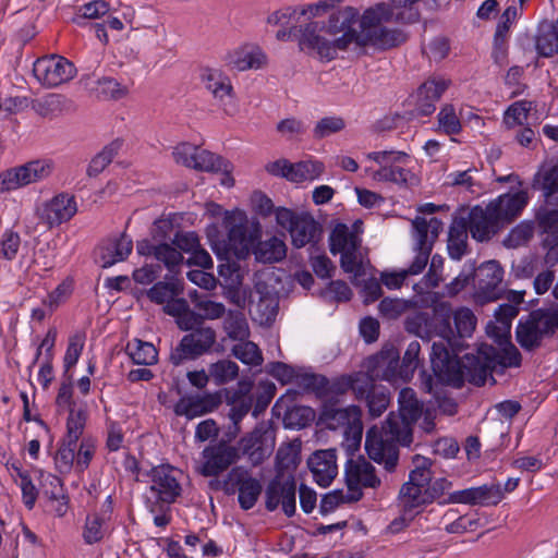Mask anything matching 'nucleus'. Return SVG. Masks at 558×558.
Masks as SVG:
<instances>
[{
    "instance_id": "a18cd8bd",
    "label": "nucleus",
    "mask_w": 558,
    "mask_h": 558,
    "mask_svg": "<svg viewBox=\"0 0 558 558\" xmlns=\"http://www.w3.org/2000/svg\"><path fill=\"white\" fill-rule=\"evenodd\" d=\"M122 147V141L114 140L110 144L104 147L89 162L87 168V174L89 177H96L112 161L114 156Z\"/></svg>"
},
{
    "instance_id": "79ce46f5",
    "label": "nucleus",
    "mask_w": 558,
    "mask_h": 558,
    "mask_svg": "<svg viewBox=\"0 0 558 558\" xmlns=\"http://www.w3.org/2000/svg\"><path fill=\"white\" fill-rule=\"evenodd\" d=\"M219 402V398L214 395L191 397L183 405V411L177 410V413L184 414L190 418L201 416L214 411Z\"/></svg>"
},
{
    "instance_id": "69168bd1",
    "label": "nucleus",
    "mask_w": 558,
    "mask_h": 558,
    "mask_svg": "<svg viewBox=\"0 0 558 558\" xmlns=\"http://www.w3.org/2000/svg\"><path fill=\"white\" fill-rule=\"evenodd\" d=\"M61 102L60 95L49 94L32 100V109L40 117H49L60 109Z\"/></svg>"
},
{
    "instance_id": "9d476101",
    "label": "nucleus",
    "mask_w": 558,
    "mask_h": 558,
    "mask_svg": "<svg viewBox=\"0 0 558 558\" xmlns=\"http://www.w3.org/2000/svg\"><path fill=\"white\" fill-rule=\"evenodd\" d=\"M398 361L388 360L381 355L371 356L367 360V372H357L351 375V390L357 400H365L378 386L376 380L391 381L396 377Z\"/></svg>"
},
{
    "instance_id": "7ed1b4c3",
    "label": "nucleus",
    "mask_w": 558,
    "mask_h": 558,
    "mask_svg": "<svg viewBox=\"0 0 558 558\" xmlns=\"http://www.w3.org/2000/svg\"><path fill=\"white\" fill-rule=\"evenodd\" d=\"M359 11L344 7L329 16L328 25L311 22L304 26L300 37L301 50L317 53L328 61L337 57L339 50H345L352 43L360 46V31L354 25L360 23Z\"/></svg>"
},
{
    "instance_id": "f03ea898",
    "label": "nucleus",
    "mask_w": 558,
    "mask_h": 558,
    "mask_svg": "<svg viewBox=\"0 0 558 558\" xmlns=\"http://www.w3.org/2000/svg\"><path fill=\"white\" fill-rule=\"evenodd\" d=\"M399 412L389 413L381 427L373 426L366 433L365 449L375 462L383 463L389 472L399 460L398 445L410 446L412 425L423 414V403L412 388L399 392Z\"/></svg>"
},
{
    "instance_id": "ea45409f",
    "label": "nucleus",
    "mask_w": 558,
    "mask_h": 558,
    "mask_svg": "<svg viewBox=\"0 0 558 558\" xmlns=\"http://www.w3.org/2000/svg\"><path fill=\"white\" fill-rule=\"evenodd\" d=\"M125 351L134 364L153 365L158 361L157 349L150 342L133 339L128 342Z\"/></svg>"
},
{
    "instance_id": "a19ab883",
    "label": "nucleus",
    "mask_w": 558,
    "mask_h": 558,
    "mask_svg": "<svg viewBox=\"0 0 558 558\" xmlns=\"http://www.w3.org/2000/svg\"><path fill=\"white\" fill-rule=\"evenodd\" d=\"M203 82L206 88L214 95L215 98L223 99L232 93V85L226 75L219 70L205 69L202 74Z\"/></svg>"
},
{
    "instance_id": "e2e57ef3",
    "label": "nucleus",
    "mask_w": 558,
    "mask_h": 558,
    "mask_svg": "<svg viewBox=\"0 0 558 558\" xmlns=\"http://www.w3.org/2000/svg\"><path fill=\"white\" fill-rule=\"evenodd\" d=\"M56 404L59 410H68L69 415L71 414V411H84L83 409H76L73 402L72 375L64 376V379L60 384Z\"/></svg>"
},
{
    "instance_id": "864d4df0",
    "label": "nucleus",
    "mask_w": 558,
    "mask_h": 558,
    "mask_svg": "<svg viewBox=\"0 0 558 558\" xmlns=\"http://www.w3.org/2000/svg\"><path fill=\"white\" fill-rule=\"evenodd\" d=\"M177 232H179V226L174 225V219L171 217H162L154 222L150 231L151 239L147 241L150 243H172V239Z\"/></svg>"
},
{
    "instance_id": "a878e982",
    "label": "nucleus",
    "mask_w": 558,
    "mask_h": 558,
    "mask_svg": "<svg viewBox=\"0 0 558 558\" xmlns=\"http://www.w3.org/2000/svg\"><path fill=\"white\" fill-rule=\"evenodd\" d=\"M537 222L543 236V247L546 250L545 263L555 266L558 264V210L538 213Z\"/></svg>"
},
{
    "instance_id": "8fccbe9b",
    "label": "nucleus",
    "mask_w": 558,
    "mask_h": 558,
    "mask_svg": "<svg viewBox=\"0 0 558 558\" xmlns=\"http://www.w3.org/2000/svg\"><path fill=\"white\" fill-rule=\"evenodd\" d=\"M534 231V223L532 221L524 220L510 230L504 241V244L510 248L523 246L533 238Z\"/></svg>"
},
{
    "instance_id": "052dcab7",
    "label": "nucleus",
    "mask_w": 558,
    "mask_h": 558,
    "mask_svg": "<svg viewBox=\"0 0 558 558\" xmlns=\"http://www.w3.org/2000/svg\"><path fill=\"white\" fill-rule=\"evenodd\" d=\"M414 469L410 472L407 483L417 484L421 487H427L432 481L430 461L427 458L416 456L414 458Z\"/></svg>"
},
{
    "instance_id": "6e6552de",
    "label": "nucleus",
    "mask_w": 558,
    "mask_h": 558,
    "mask_svg": "<svg viewBox=\"0 0 558 558\" xmlns=\"http://www.w3.org/2000/svg\"><path fill=\"white\" fill-rule=\"evenodd\" d=\"M276 221L289 231L292 245L296 248L314 245L320 240L322 227L308 213H294L280 207L276 209Z\"/></svg>"
},
{
    "instance_id": "f3484780",
    "label": "nucleus",
    "mask_w": 558,
    "mask_h": 558,
    "mask_svg": "<svg viewBox=\"0 0 558 558\" xmlns=\"http://www.w3.org/2000/svg\"><path fill=\"white\" fill-rule=\"evenodd\" d=\"M295 493L296 484L294 477L279 471L266 487V509L275 511L281 505L284 514L292 517L296 509Z\"/></svg>"
},
{
    "instance_id": "7c9ffc66",
    "label": "nucleus",
    "mask_w": 558,
    "mask_h": 558,
    "mask_svg": "<svg viewBox=\"0 0 558 558\" xmlns=\"http://www.w3.org/2000/svg\"><path fill=\"white\" fill-rule=\"evenodd\" d=\"M133 242L125 234H121L114 239H108L98 248L101 267L108 268L117 263L123 262L131 254Z\"/></svg>"
},
{
    "instance_id": "6ab92c4d",
    "label": "nucleus",
    "mask_w": 558,
    "mask_h": 558,
    "mask_svg": "<svg viewBox=\"0 0 558 558\" xmlns=\"http://www.w3.org/2000/svg\"><path fill=\"white\" fill-rule=\"evenodd\" d=\"M345 483L352 500L362 497V488H377L380 478L374 465L363 457L350 458L345 465Z\"/></svg>"
},
{
    "instance_id": "0eeeda50",
    "label": "nucleus",
    "mask_w": 558,
    "mask_h": 558,
    "mask_svg": "<svg viewBox=\"0 0 558 558\" xmlns=\"http://www.w3.org/2000/svg\"><path fill=\"white\" fill-rule=\"evenodd\" d=\"M558 330V304L530 312L520 318L515 328V339L522 349L533 351L542 345L545 337Z\"/></svg>"
},
{
    "instance_id": "c03bdc74",
    "label": "nucleus",
    "mask_w": 558,
    "mask_h": 558,
    "mask_svg": "<svg viewBox=\"0 0 558 558\" xmlns=\"http://www.w3.org/2000/svg\"><path fill=\"white\" fill-rule=\"evenodd\" d=\"M183 289L180 281H159L155 283L148 291V299L156 304H167L170 300L179 296Z\"/></svg>"
},
{
    "instance_id": "bb28decb",
    "label": "nucleus",
    "mask_w": 558,
    "mask_h": 558,
    "mask_svg": "<svg viewBox=\"0 0 558 558\" xmlns=\"http://www.w3.org/2000/svg\"><path fill=\"white\" fill-rule=\"evenodd\" d=\"M137 253L144 256H151L162 263L171 274H177L183 264L184 257L171 242L150 243L142 241L137 243Z\"/></svg>"
},
{
    "instance_id": "2f4dec72",
    "label": "nucleus",
    "mask_w": 558,
    "mask_h": 558,
    "mask_svg": "<svg viewBox=\"0 0 558 558\" xmlns=\"http://www.w3.org/2000/svg\"><path fill=\"white\" fill-rule=\"evenodd\" d=\"M361 418V410L356 405L347 408L325 407L320 420L329 429H349Z\"/></svg>"
},
{
    "instance_id": "0e129e2a",
    "label": "nucleus",
    "mask_w": 558,
    "mask_h": 558,
    "mask_svg": "<svg viewBox=\"0 0 558 558\" xmlns=\"http://www.w3.org/2000/svg\"><path fill=\"white\" fill-rule=\"evenodd\" d=\"M96 452V445L93 438L83 437L75 452V466L78 471H84L88 468L94 454Z\"/></svg>"
},
{
    "instance_id": "338daca9",
    "label": "nucleus",
    "mask_w": 558,
    "mask_h": 558,
    "mask_svg": "<svg viewBox=\"0 0 558 558\" xmlns=\"http://www.w3.org/2000/svg\"><path fill=\"white\" fill-rule=\"evenodd\" d=\"M439 128L448 135L458 134L461 123L451 105H446L438 113Z\"/></svg>"
},
{
    "instance_id": "680f3d73",
    "label": "nucleus",
    "mask_w": 558,
    "mask_h": 558,
    "mask_svg": "<svg viewBox=\"0 0 558 558\" xmlns=\"http://www.w3.org/2000/svg\"><path fill=\"white\" fill-rule=\"evenodd\" d=\"M449 82L445 78L432 77L424 82L417 89V96L420 99H429L438 101L448 88Z\"/></svg>"
},
{
    "instance_id": "6e6d98bb",
    "label": "nucleus",
    "mask_w": 558,
    "mask_h": 558,
    "mask_svg": "<svg viewBox=\"0 0 558 558\" xmlns=\"http://www.w3.org/2000/svg\"><path fill=\"white\" fill-rule=\"evenodd\" d=\"M340 257L341 268L355 277L364 275V256L361 246L344 251Z\"/></svg>"
},
{
    "instance_id": "37998d69",
    "label": "nucleus",
    "mask_w": 558,
    "mask_h": 558,
    "mask_svg": "<svg viewBox=\"0 0 558 558\" xmlns=\"http://www.w3.org/2000/svg\"><path fill=\"white\" fill-rule=\"evenodd\" d=\"M223 330L234 341H243L250 336L247 320L240 311H229L223 319Z\"/></svg>"
},
{
    "instance_id": "b1692460",
    "label": "nucleus",
    "mask_w": 558,
    "mask_h": 558,
    "mask_svg": "<svg viewBox=\"0 0 558 558\" xmlns=\"http://www.w3.org/2000/svg\"><path fill=\"white\" fill-rule=\"evenodd\" d=\"M527 203V192L521 190L514 193L499 195L487 205L489 206L490 211L494 213L501 228H504L521 215Z\"/></svg>"
},
{
    "instance_id": "2eb2a0df",
    "label": "nucleus",
    "mask_w": 558,
    "mask_h": 558,
    "mask_svg": "<svg viewBox=\"0 0 558 558\" xmlns=\"http://www.w3.org/2000/svg\"><path fill=\"white\" fill-rule=\"evenodd\" d=\"M36 80L45 87L53 88L72 80L75 65L66 58L51 54L37 59L33 65Z\"/></svg>"
},
{
    "instance_id": "4d7b16f0",
    "label": "nucleus",
    "mask_w": 558,
    "mask_h": 558,
    "mask_svg": "<svg viewBox=\"0 0 558 558\" xmlns=\"http://www.w3.org/2000/svg\"><path fill=\"white\" fill-rule=\"evenodd\" d=\"M531 102L520 100L512 104L505 112L504 123L508 129L527 123L529 113L531 111Z\"/></svg>"
},
{
    "instance_id": "9b49d317",
    "label": "nucleus",
    "mask_w": 558,
    "mask_h": 558,
    "mask_svg": "<svg viewBox=\"0 0 558 558\" xmlns=\"http://www.w3.org/2000/svg\"><path fill=\"white\" fill-rule=\"evenodd\" d=\"M86 420V411H71L68 415L66 433L54 456L56 468L62 474L69 473L75 463L77 442L83 436Z\"/></svg>"
},
{
    "instance_id": "4468645a",
    "label": "nucleus",
    "mask_w": 558,
    "mask_h": 558,
    "mask_svg": "<svg viewBox=\"0 0 558 558\" xmlns=\"http://www.w3.org/2000/svg\"><path fill=\"white\" fill-rule=\"evenodd\" d=\"M53 163L48 159H36L0 173V193L13 191L48 178Z\"/></svg>"
},
{
    "instance_id": "1a4fd4ad",
    "label": "nucleus",
    "mask_w": 558,
    "mask_h": 558,
    "mask_svg": "<svg viewBox=\"0 0 558 558\" xmlns=\"http://www.w3.org/2000/svg\"><path fill=\"white\" fill-rule=\"evenodd\" d=\"M213 351L219 352L217 333L214 328L202 326L182 337L178 345L171 350L170 362L179 366Z\"/></svg>"
},
{
    "instance_id": "774afa93",
    "label": "nucleus",
    "mask_w": 558,
    "mask_h": 558,
    "mask_svg": "<svg viewBox=\"0 0 558 558\" xmlns=\"http://www.w3.org/2000/svg\"><path fill=\"white\" fill-rule=\"evenodd\" d=\"M21 246V236L13 230H5L0 240V255L7 259L15 258Z\"/></svg>"
},
{
    "instance_id": "c85d7f7f",
    "label": "nucleus",
    "mask_w": 558,
    "mask_h": 558,
    "mask_svg": "<svg viewBox=\"0 0 558 558\" xmlns=\"http://www.w3.org/2000/svg\"><path fill=\"white\" fill-rule=\"evenodd\" d=\"M336 461V449L318 450L310 457L307 464L319 486H329L336 477L338 471Z\"/></svg>"
},
{
    "instance_id": "f8f14e48",
    "label": "nucleus",
    "mask_w": 558,
    "mask_h": 558,
    "mask_svg": "<svg viewBox=\"0 0 558 558\" xmlns=\"http://www.w3.org/2000/svg\"><path fill=\"white\" fill-rule=\"evenodd\" d=\"M228 232L227 248L239 259H244L254 246L257 230H248V220L244 211H227L222 221Z\"/></svg>"
},
{
    "instance_id": "20e7f679",
    "label": "nucleus",
    "mask_w": 558,
    "mask_h": 558,
    "mask_svg": "<svg viewBox=\"0 0 558 558\" xmlns=\"http://www.w3.org/2000/svg\"><path fill=\"white\" fill-rule=\"evenodd\" d=\"M412 228L416 255L409 268L399 271L381 272V283L389 290L400 289L409 276H416L425 269L433 245L442 228V222L436 217H432L429 220L423 217H415L412 220Z\"/></svg>"
},
{
    "instance_id": "473e14b6",
    "label": "nucleus",
    "mask_w": 558,
    "mask_h": 558,
    "mask_svg": "<svg viewBox=\"0 0 558 558\" xmlns=\"http://www.w3.org/2000/svg\"><path fill=\"white\" fill-rule=\"evenodd\" d=\"M227 61L233 69L246 71L262 68L266 62V56L258 47L244 46L229 53Z\"/></svg>"
},
{
    "instance_id": "58836bf2",
    "label": "nucleus",
    "mask_w": 558,
    "mask_h": 558,
    "mask_svg": "<svg viewBox=\"0 0 558 558\" xmlns=\"http://www.w3.org/2000/svg\"><path fill=\"white\" fill-rule=\"evenodd\" d=\"M286 253L287 247L284 242L276 236L260 241L254 247L255 258L262 263L280 262L284 258Z\"/></svg>"
},
{
    "instance_id": "de8ad7c7",
    "label": "nucleus",
    "mask_w": 558,
    "mask_h": 558,
    "mask_svg": "<svg viewBox=\"0 0 558 558\" xmlns=\"http://www.w3.org/2000/svg\"><path fill=\"white\" fill-rule=\"evenodd\" d=\"M209 376L217 385H225L234 380L239 375V366L231 360H220L213 363L209 368Z\"/></svg>"
},
{
    "instance_id": "13d9d810",
    "label": "nucleus",
    "mask_w": 558,
    "mask_h": 558,
    "mask_svg": "<svg viewBox=\"0 0 558 558\" xmlns=\"http://www.w3.org/2000/svg\"><path fill=\"white\" fill-rule=\"evenodd\" d=\"M85 339L86 337L83 332H76L69 338L68 348L63 359L65 369L64 376H66L68 372L76 365L84 349Z\"/></svg>"
},
{
    "instance_id": "39448f33",
    "label": "nucleus",
    "mask_w": 558,
    "mask_h": 558,
    "mask_svg": "<svg viewBox=\"0 0 558 558\" xmlns=\"http://www.w3.org/2000/svg\"><path fill=\"white\" fill-rule=\"evenodd\" d=\"M397 23L389 4L379 2L366 9L360 17V46H373L387 50L403 44L408 36L399 28H389L384 23Z\"/></svg>"
},
{
    "instance_id": "09e8293b",
    "label": "nucleus",
    "mask_w": 558,
    "mask_h": 558,
    "mask_svg": "<svg viewBox=\"0 0 558 558\" xmlns=\"http://www.w3.org/2000/svg\"><path fill=\"white\" fill-rule=\"evenodd\" d=\"M228 161L223 160L220 156H217L206 149L197 147V154L195 155L194 169L198 171L218 172L227 171Z\"/></svg>"
},
{
    "instance_id": "3c124183",
    "label": "nucleus",
    "mask_w": 558,
    "mask_h": 558,
    "mask_svg": "<svg viewBox=\"0 0 558 558\" xmlns=\"http://www.w3.org/2000/svg\"><path fill=\"white\" fill-rule=\"evenodd\" d=\"M110 10V5L105 0H93L80 5L73 17V22L81 25L83 20H95L104 16Z\"/></svg>"
},
{
    "instance_id": "f257e3e1",
    "label": "nucleus",
    "mask_w": 558,
    "mask_h": 558,
    "mask_svg": "<svg viewBox=\"0 0 558 558\" xmlns=\"http://www.w3.org/2000/svg\"><path fill=\"white\" fill-rule=\"evenodd\" d=\"M522 363L520 351L511 342L497 349L482 344L477 354H465L456 360L442 342H434L430 350V364L437 379L454 388H461L465 381L482 386L490 372L508 367H519Z\"/></svg>"
},
{
    "instance_id": "49530a36",
    "label": "nucleus",
    "mask_w": 558,
    "mask_h": 558,
    "mask_svg": "<svg viewBox=\"0 0 558 558\" xmlns=\"http://www.w3.org/2000/svg\"><path fill=\"white\" fill-rule=\"evenodd\" d=\"M107 533L105 518L98 513L86 517L83 529V539L86 544L93 545L102 541Z\"/></svg>"
},
{
    "instance_id": "4c0bfd02",
    "label": "nucleus",
    "mask_w": 558,
    "mask_h": 558,
    "mask_svg": "<svg viewBox=\"0 0 558 558\" xmlns=\"http://www.w3.org/2000/svg\"><path fill=\"white\" fill-rule=\"evenodd\" d=\"M434 324V311L432 318L426 312H415L405 318L404 328L409 333L420 337L423 340L429 341L434 336H436Z\"/></svg>"
},
{
    "instance_id": "423d86ee",
    "label": "nucleus",
    "mask_w": 558,
    "mask_h": 558,
    "mask_svg": "<svg viewBox=\"0 0 558 558\" xmlns=\"http://www.w3.org/2000/svg\"><path fill=\"white\" fill-rule=\"evenodd\" d=\"M436 336L441 340L453 359L459 360L454 353V348L459 344V339L469 338L473 335L477 318L469 307L461 306L452 310L449 302H439L434 306Z\"/></svg>"
},
{
    "instance_id": "603ef678",
    "label": "nucleus",
    "mask_w": 558,
    "mask_h": 558,
    "mask_svg": "<svg viewBox=\"0 0 558 558\" xmlns=\"http://www.w3.org/2000/svg\"><path fill=\"white\" fill-rule=\"evenodd\" d=\"M232 354L246 365L259 366L263 363L259 348L254 342L246 341V339L232 348Z\"/></svg>"
},
{
    "instance_id": "72a5a7b5",
    "label": "nucleus",
    "mask_w": 558,
    "mask_h": 558,
    "mask_svg": "<svg viewBox=\"0 0 558 558\" xmlns=\"http://www.w3.org/2000/svg\"><path fill=\"white\" fill-rule=\"evenodd\" d=\"M468 222L466 219H456L449 229L448 254L454 260H460L468 248Z\"/></svg>"
},
{
    "instance_id": "a211bd4d",
    "label": "nucleus",
    "mask_w": 558,
    "mask_h": 558,
    "mask_svg": "<svg viewBox=\"0 0 558 558\" xmlns=\"http://www.w3.org/2000/svg\"><path fill=\"white\" fill-rule=\"evenodd\" d=\"M239 449L225 440L207 446L202 452L198 472L203 476H219L239 460Z\"/></svg>"
},
{
    "instance_id": "c756f323",
    "label": "nucleus",
    "mask_w": 558,
    "mask_h": 558,
    "mask_svg": "<svg viewBox=\"0 0 558 558\" xmlns=\"http://www.w3.org/2000/svg\"><path fill=\"white\" fill-rule=\"evenodd\" d=\"M230 478L235 480L239 486L238 500L243 510L252 509L259 495L262 494V484L258 480L248 475V473L241 468H234L230 472Z\"/></svg>"
},
{
    "instance_id": "c9c22d12",
    "label": "nucleus",
    "mask_w": 558,
    "mask_h": 558,
    "mask_svg": "<svg viewBox=\"0 0 558 558\" xmlns=\"http://www.w3.org/2000/svg\"><path fill=\"white\" fill-rule=\"evenodd\" d=\"M536 50L542 57H553L558 53V26L553 22H543L539 24L536 38Z\"/></svg>"
},
{
    "instance_id": "dca6fc26",
    "label": "nucleus",
    "mask_w": 558,
    "mask_h": 558,
    "mask_svg": "<svg viewBox=\"0 0 558 558\" xmlns=\"http://www.w3.org/2000/svg\"><path fill=\"white\" fill-rule=\"evenodd\" d=\"M476 283L474 298L477 303L494 302L502 296L504 269L496 260H488L480 266L475 272Z\"/></svg>"
},
{
    "instance_id": "aec40b11",
    "label": "nucleus",
    "mask_w": 558,
    "mask_h": 558,
    "mask_svg": "<svg viewBox=\"0 0 558 558\" xmlns=\"http://www.w3.org/2000/svg\"><path fill=\"white\" fill-rule=\"evenodd\" d=\"M266 170L272 175L282 177L291 182L300 183L319 178L325 170V166L322 161L315 159L301 160L295 163L287 159H278L269 162L266 166Z\"/></svg>"
},
{
    "instance_id": "393cba45",
    "label": "nucleus",
    "mask_w": 558,
    "mask_h": 558,
    "mask_svg": "<svg viewBox=\"0 0 558 558\" xmlns=\"http://www.w3.org/2000/svg\"><path fill=\"white\" fill-rule=\"evenodd\" d=\"M76 211L75 197L68 193H60L45 203L40 213V219L49 228H52L69 221Z\"/></svg>"
},
{
    "instance_id": "e433bc0d",
    "label": "nucleus",
    "mask_w": 558,
    "mask_h": 558,
    "mask_svg": "<svg viewBox=\"0 0 558 558\" xmlns=\"http://www.w3.org/2000/svg\"><path fill=\"white\" fill-rule=\"evenodd\" d=\"M361 238L344 223H337L329 235L330 252L336 255L361 246Z\"/></svg>"
},
{
    "instance_id": "f704fd0d",
    "label": "nucleus",
    "mask_w": 558,
    "mask_h": 558,
    "mask_svg": "<svg viewBox=\"0 0 558 558\" xmlns=\"http://www.w3.org/2000/svg\"><path fill=\"white\" fill-rule=\"evenodd\" d=\"M534 183L548 203L558 204V162L542 166L535 175Z\"/></svg>"
},
{
    "instance_id": "5fc2aeb1",
    "label": "nucleus",
    "mask_w": 558,
    "mask_h": 558,
    "mask_svg": "<svg viewBox=\"0 0 558 558\" xmlns=\"http://www.w3.org/2000/svg\"><path fill=\"white\" fill-rule=\"evenodd\" d=\"M345 128V121L339 116H328L318 120L313 129V137L323 140L332 134L339 133Z\"/></svg>"
},
{
    "instance_id": "bf43d9fd",
    "label": "nucleus",
    "mask_w": 558,
    "mask_h": 558,
    "mask_svg": "<svg viewBox=\"0 0 558 558\" xmlns=\"http://www.w3.org/2000/svg\"><path fill=\"white\" fill-rule=\"evenodd\" d=\"M366 405L368 408L369 415L373 417L380 416L387 409L390 397L389 391L384 386H378L371 395L365 399Z\"/></svg>"
},
{
    "instance_id": "5701e85b",
    "label": "nucleus",
    "mask_w": 558,
    "mask_h": 558,
    "mask_svg": "<svg viewBox=\"0 0 558 558\" xmlns=\"http://www.w3.org/2000/svg\"><path fill=\"white\" fill-rule=\"evenodd\" d=\"M502 498L501 486L492 484L452 492L445 502L489 506L499 504Z\"/></svg>"
},
{
    "instance_id": "ddd939ff",
    "label": "nucleus",
    "mask_w": 558,
    "mask_h": 558,
    "mask_svg": "<svg viewBox=\"0 0 558 558\" xmlns=\"http://www.w3.org/2000/svg\"><path fill=\"white\" fill-rule=\"evenodd\" d=\"M366 158L379 165V169L373 173L375 181L407 185L413 178L411 171L404 168L409 156L403 151H372L366 154Z\"/></svg>"
},
{
    "instance_id": "cd10ccee",
    "label": "nucleus",
    "mask_w": 558,
    "mask_h": 558,
    "mask_svg": "<svg viewBox=\"0 0 558 558\" xmlns=\"http://www.w3.org/2000/svg\"><path fill=\"white\" fill-rule=\"evenodd\" d=\"M466 222L468 231H470L473 239L480 242L488 241L501 229L488 205L485 208L481 206L473 207Z\"/></svg>"
},
{
    "instance_id": "412c9836",
    "label": "nucleus",
    "mask_w": 558,
    "mask_h": 558,
    "mask_svg": "<svg viewBox=\"0 0 558 558\" xmlns=\"http://www.w3.org/2000/svg\"><path fill=\"white\" fill-rule=\"evenodd\" d=\"M170 465H159L149 471L151 485L149 490L157 501L172 504L180 496L181 486Z\"/></svg>"
},
{
    "instance_id": "4be33fe9",
    "label": "nucleus",
    "mask_w": 558,
    "mask_h": 558,
    "mask_svg": "<svg viewBox=\"0 0 558 558\" xmlns=\"http://www.w3.org/2000/svg\"><path fill=\"white\" fill-rule=\"evenodd\" d=\"M427 504H430L427 487H421L413 483H404L399 493V507L401 508L402 514L391 523L392 530H399V520L403 524H408L414 515L418 513V509Z\"/></svg>"
}]
</instances>
